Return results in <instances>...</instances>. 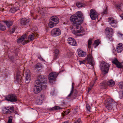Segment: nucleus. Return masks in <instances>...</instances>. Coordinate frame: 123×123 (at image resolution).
<instances>
[{"instance_id": "28", "label": "nucleus", "mask_w": 123, "mask_h": 123, "mask_svg": "<svg viewBox=\"0 0 123 123\" xmlns=\"http://www.w3.org/2000/svg\"><path fill=\"white\" fill-rule=\"evenodd\" d=\"M36 68L38 70H39L42 68V65L41 63H38L36 64Z\"/></svg>"}, {"instance_id": "4", "label": "nucleus", "mask_w": 123, "mask_h": 123, "mask_svg": "<svg viewBox=\"0 0 123 123\" xmlns=\"http://www.w3.org/2000/svg\"><path fill=\"white\" fill-rule=\"evenodd\" d=\"M106 35V37L109 40L111 41L113 40V38L112 37L113 33V31L111 28H106L105 30Z\"/></svg>"}, {"instance_id": "23", "label": "nucleus", "mask_w": 123, "mask_h": 123, "mask_svg": "<svg viewBox=\"0 0 123 123\" xmlns=\"http://www.w3.org/2000/svg\"><path fill=\"white\" fill-rule=\"evenodd\" d=\"M50 19L52 21V22H54L55 25H56L59 22V19L56 16H53L52 17L50 18Z\"/></svg>"}, {"instance_id": "55", "label": "nucleus", "mask_w": 123, "mask_h": 123, "mask_svg": "<svg viewBox=\"0 0 123 123\" xmlns=\"http://www.w3.org/2000/svg\"><path fill=\"white\" fill-rule=\"evenodd\" d=\"M18 4V3H15V5H16L17 4Z\"/></svg>"}, {"instance_id": "40", "label": "nucleus", "mask_w": 123, "mask_h": 123, "mask_svg": "<svg viewBox=\"0 0 123 123\" xmlns=\"http://www.w3.org/2000/svg\"><path fill=\"white\" fill-rule=\"evenodd\" d=\"M12 117L11 116L9 117V119L7 123H12Z\"/></svg>"}, {"instance_id": "48", "label": "nucleus", "mask_w": 123, "mask_h": 123, "mask_svg": "<svg viewBox=\"0 0 123 123\" xmlns=\"http://www.w3.org/2000/svg\"><path fill=\"white\" fill-rule=\"evenodd\" d=\"M75 123H82L80 121V119H79L77 121L74 122Z\"/></svg>"}, {"instance_id": "13", "label": "nucleus", "mask_w": 123, "mask_h": 123, "mask_svg": "<svg viewBox=\"0 0 123 123\" xmlns=\"http://www.w3.org/2000/svg\"><path fill=\"white\" fill-rule=\"evenodd\" d=\"M112 62L113 63L115 64L118 68H123V62L122 63L119 62L116 58L113 60Z\"/></svg>"}, {"instance_id": "36", "label": "nucleus", "mask_w": 123, "mask_h": 123, "mask_svg": "<svg viewBox=\"0 0 123 123\" xmlns=\"http://www.w3.org/2000/svg\"><path fill=\"white\" fill-rule=\"evenodd\" d=\"M92 39H89L88 41V48L90 49L91 48V45L92 43Z\"/></svg>"}, {"instance_id": "9", "label": "nucleus", "mask_w": 123, "mask_h": 123, "mask_svg": "<svg viewBox=\"0 0 123 123\" xmlns=\"http://www.w3.org/2000/svg\"><path fill=\"white\" fill-rule=\"evenodd\" d=\"M61 34V30L58 28H55L52 29L51 31V35L53 37L59 36Z\"/></svg>"}, {"instance_id": "45", "label": "nucleus", "mask_w": 123, "mask_h": 123, "mask_svg": "<svg viewBox=\"0 0 123 123\" xmlns=\"http://www.w3.org/2000/svg\"><path fill=\"white\" fill-rule=\"evenodd\" d=\"M98 79L96 77H95L94 79V80L91 82V84H93L92 85H94L95 83V81L97 80Z\"/></svg>"}, {"instance_id": "56", "label": "nucleus", "mask_w": 123, "mask_h": 123, "mask_svg": "<svg viewBox=\"0 0 123 123\" xmlns=\"http://www.w3.org/2000/svg\"><path fill=\"white\" fill-rule=\"evenodd\" d=\"M12 60H13V57H12Z\"/></svg>"}, {"instance_id": "54", "label": "nucleus", "mask_w": 123, "mask_h": 123, "mask_svg": "<svg viewBox=\"0 0 123 123\" xmlns=\"http://www.w3.org/2000/svg\"><path fill=\"white\" fill-rule=\"evenodd\" d=\"M39 59L40 60H41L43 61H45L44 60H43V58H42L41 57H40L39 58Z\"/></svg>"}, {"instance_id": "29", "label": "nucleus", "mask_w": 123, "mask_h": 123, "mask_svg": "<svg viewBox=\"0 0 123 123\" xmlns=\"http://www.w3.org/2000/svg\"><path fill=\"white\" fill-rule=\"evenodd\" d=\"M100 43L99 42V40H97L95 41L93 43V45L94 46V48H95L97 46H98Z\"/></svg>"}, {"instance_id": "31", "label": "nucleus", "mask_w": 123, "mask_h": 123, "mask_svg": "<svg viewBox=\"0 0 123 123\" xmlns=\"http://www.w3.org/2000/svg\"><path fill=\"white\" fill-rule=\"evenodd\" d=\"M62 109L61 108H60L59 107L57 106H55V107H53L52 108H50V110L54 111L58 110L59 109Z\"/></svg>"}, {"instance_id": "24", "label": "nucleus", "mask_w": 123, "mask_h": 123, "mask_svg": "<svg viewBox=\"0 0 123 123\" xmlns=\"http://www.w3.org/2000/svg\"><path fill=\"white\" fill-rule=\"evenodd\" d=\"M114 82L112 80H110L108 81L107 82V85L110 87H112L115 85Z\"/></svg>"}, {"instance_id": "1", "label": "nucleus", "mask_w": 123, "mask_h": 123, "mask_svg": "<svg viewBox=\"0 0 123 123\" xmlns=\"http://www.w3.org/2000/svg\"><path fill=\"white\" fill-rule=\"evenodd\" d=\"M83 18L82 13L80 11L77 12L75 15H72L70 18V21L73 22V28L74 29H78L76 32L78 33V35H82L84 34H81L83 33L84 31L83 30V28L81 25L83 21Z\"/></svg>"}, {"instance_id": "46", "label": "nucleus", "mask_w": 123, "mask_h": 123, "mask_svg": "<svg viewBox=\"0 0 123 123\" xmlns=\"http://www.w3.org/2000/svg\"><path fill=\"white\" fill-rule=\"evenodd\" d=\"M117 34V36L119 37H121L123 36V34H122L120 31H118Z\"/></svg>"}, {"instance_id": "39", "label": "nucleus", "mask_w": 123, "mask_h": 123, "mask_svg": "<svg viewBox=\"0 0 123 123\" xmlns=\"http://www.w3.org/2000/svg\"><path fill=\"white\" fill-rule=\"evenodd\" d=\"M1 25L0 26V30H1L4 31L6 30V27L4 26L3 25L1 24Z\"/></svg>"}, {"instance_id": "35", "label": "nucleus", "mask_w": 123, "mask_h": 123, "mask_svg": "<svg viewBox=\"0 0 123 123\" xmlns=\"http://www.w3.org/2000/svg\"><path fill=\"white\" fill-rule=\"evenodd\" d=\"M35 82L37 84L36 86H38L39 85H42L43 86L42 84L43 83H41V81L39 80L38 79L37 80H36Z\"/></svg>"}, {"instance_id": "42", "label": "nucleus", "mask_w": 123, "mask_h": 123, "mask_svg": "<svg viewBox=\"0 0 123 123\" xmlns=\"http://www.w3.org/2000/svg\"><path fill=\"white\" fill-rule=\"evenodd\" d=\"M119 87L121 89H123V81L121 82L119 84Z\"/></svg>"}, {"instance_id": "6", "label": "nucleus", "mask_w": 123, "mask_h": 123, "mask_svg": "<svg viewBox=\"0 0 123 123\" xmlns=\"http://www.w3.org/2000/svg\"><path fill=\"white\" fill-rule=\"evenodd\" d=\"M101 63L102 64L101 65V66L100 67L101 70L102 71L104 72L105 73H107L109 70L110 66L109 64L103 61L101 62Z\"/></svg>"}, {"instance_id": "50", "label": "nucleus", "mask_w": 123, "mask_h": 123, "mask_svg": "<svg viewBox=\"0 0 123 123\" xmlns=\"http://www.w3.org/2000/svg\"><path fill=\"white\" fill-rule=\"evenodd\" d=\"M67 102H65V100H63L62 102V103L63 105L66 104L67 103Z\"/></svg>"}, {"instance_id": "26", "label": "nucleus", "mask_w": 123, "mask_h": 123, "mask_svg": "<svg viewBox=\"0 0 123 123\" xmlns=\"http://www.w3.org/2000/svg\"><path fill=\"white\" fill-rule=\"evenodd\" d=\"M19 6H17L16 7H12L10 10V11L11 12L13 13H14L18 9H19Z\"/></svg>"}, {"instance_id": "47", "label": "nucleus", "mask_w": 123, "mask_h": 123, "mask_svg": "<svg viewBox=\"0 0 123 123\" xmlns=\"http://www.w3.org/2000/svg\"><path fill=\"white\" fill-rule=\"evenodd\" d=\"M16 28L15 27L13 28L10 31V32L12 33H13L15 31Z\"/></svg>"}, {"instance_id": "38", "label": "nucleus", "mask_w": 123, "mask_h": 123, "mask_svg": "<svg viewBox=\"0 0 123 123\" xmlns=\"http://www.w3.org/2000/svg\"><path fill=\"white\" fill-rule=\"evenodd\" d=\"M42 102L43 101H40L39 99L38 98L36 100V104L38 105H40L42 104Z\"/></svg>"}, {"instance_id": "12", "label": "nucleus", "mask_w": 123, "mask_h": 123, "mask_svg": "<svg viewBox=\"0 0 123 123\" xmlns=\"http://www.w3.org/2000/svg\"><path fill=\"white\" fill-rule=\"evenodd\" d=\"M31 78L30 71L29 70H28L26 71L25 75V83L27 84L29 83L30 80Z\"/></svg>"}, {"instance_id": "30", "label": "nucleus", "mask_w": 123, "mask_h": 123, "mask_svg": "<svg viewBox=\"0 0 123 123\" xmlns=\"http://www.w3.org/2000/svg\"><path fill=\"white\" fill-rule=\"evenodd\" d=\"M55 55L54 59V60H56L57 59V57L59 53V50L58 49H55Z\"/></svg>"}, {"instance_id": "17", "label": "nucleus", "mask_w": 123, "mask_h": 123, "mask_svg": "<svg viewBox=\"0 0 123 123\" xmlns=\"http://www.w3.org/2000/svg\"><path fill=\"white\" fill-rule=\"evenodd\" d=\"M38 79L41 81V83L43 84L46 83H47L46 79L45 77L43 75H41L38 76L37 77Z\"/></svg>"}, {"instance_id": "41", "label": "nucleus", "mask_w": 123, "mask_h": 123, "mask_svg": "<svg viewBox=\"0 0 123 123\" xmlns=\"http://www.w3.org/2000/svg\"><path fill=\"white\" fill-rule=\"evenodd\" d=\"M44 95H43L41 94L40 96L38 97V98L39 99L40 101H43L44 98Z\"/></svg>"}, {"instance_id": "33", "label": "nucleus", "mask_w": 123, "mask_h": 123, "mask_svg": "<svg viewBox=\"0 0 123 123\" xmlns=\"http://www.w3.org/2000/svg\"><path fill=\"white\" fill-rule=\"evenodd\" d=\"M84 4L82 2H77L76 3V6L79 8L83 7Z\"/></svg>"}, {"instance_id": "25", "label": "nucleus", "mask_w": 123, "mask_h": 123, "mask_svg": "<svg viewBox=\"0 0 123 123\" xmlns=\"http://www.w3.org/2000/svg\"><path fill=\"white\" fill-rule=\"evenodd\" d=\"M107 85L106 83L105 82H103L100 83V87L101 89H105L106 88Z\"/></svg>"}, {"instance_id": "37", "label": "nucleus", "mask_w": 123, "mask_h": 123, "mask_svg": "<svg viewBox=\"0 0 123 123\" xmlns=\"http://www.w3.org/2000/svg\"><path fill=\"white\" fill-rule=\"evenodd\" d=\"M21 76L20 75L17 74V77L16 78V81L18 82H19L21 80Z\"/></svg>"}, {"instance_id": "3", "label": "nucleus", "mask_w": 123, "mask_h": 123, "mask_svg": "<svg viewBox=\"0 0 123 123\" xmlns=\"http://www.w3.org/2000/svg\"><path fill=\"white\" fill-rule=\"evenodd\" d=\"M117 104V103L112 99L109 98L106 103L105 106L108 110H111L113 109L114 107L116 106Z\"/></svg>"}, {"instance_id": "5", "label": "nucleus", "mask_w": 123, "mask_h": 123, "mask_svg": "<svg viewBox=\"0 0 123 123\" xmlns=\"http://www.w3.org/2000/svg\"><path fill=\"white\" fill-rule=\"evenodd\" d=\"M5 98L6 100L12 102H16L17 100V96L13 94L8 95Z\"/></svg>"}, {"instance_id": "57", "label": "nucleus", "mask_w": 123, "mask_h": 123, "mask_svg": "<svg viewBox=\"0 0 123 123\" xmlns=\"http://www.w3.org/2000/svg\"><path fill=\"white\" fill-rule=\"evenodd\" d=\"M122 4L123 5V0H122Z\"/></svg>"}, {"instance_id": "7", "label": "nucleus", "mask_w": 123, "mask_h": 123, "mask_svg": "<svg viewBox=\"0 0 123 123\" xmlns=\"http://www.w3.org/2000/svg\"><path fill=\"white\" fill-rule=\"evenodd\" d=\"M14 111V108L13 106H5L2 110L3 113L5 114H10L13 112Z\"/></svg>"}, {"instance_id": "49", "label": "nucleus", "mask_w": 123, "mask_h": 123, "mask_svg": "<svg viewBox=\"0 0 123 123\" xmlns=\"http://www.w3.org/2000/svg\"><path fill=\"white\" fill-rule=\"evenodd\" d=\"M107 13V8H106L105 9V10H104L103 12V14H106Z\"/></svg>"}, {"instance_id": "15", "label": "nucleus", "mask_w": 123, "mask_h": 123, "mask_svg": "<svg viewBox=\"0 0 123 123\" xmlns=\"http://www.w3.org/2000/svg\"><path fill=\"white\" fill-rule=\"evenodd\" d=\"M68 43L73 46H75L77 45L76 42L74 38L69 37L68 39Z\"/></svg>"}, {"instance_id": "44", "label": "nucleus", "mask_w": 123, "mask_h": 123, "mask_svg": "<svg viewBox=\"0 0 123 123\" xmlns=\"http://www.w3.org/2000/svg\"><path fill=\"white\" fill-rule=\"evenodd\" d=\"M120 98H121L123 96V92L122 91H120L119 92Z\"/></svg>"}, {"instance_id": "52", "label": "nucleus", "mask_w": 123, "mask_h": 123, "mask_svg": "<svg viewBox=\"0 0 123 123\" xmlns=\"http://www.w3.org/2000/svg\"><path fill=\"white\" fill-rule=\"evenodd\" d=\"M120 17L123 19V14H122L120 15Z\"/></svg>"}, {"instance_id": "51", "label": "nucleus", "mask_w": 123, "mask_h": 123, "mask_svg": "<svg viewBox=\"0 0 123 123\" xmlns=\"http://www.w3.org/2000/svg\"><path fill=\"white\" fill-rule=\"evenodd\" d=\"M93 85H92L91 86V87H90L88 88V92H89L90 90H91V89L93 87Z\"/></svg>"}, {"instance_id": "43", "label": "nucleus", "mask_w": 123, "mask_h": 123, "mask_svg": "<svg viewBox=\"0 0 123 123\" xmlns=\"http://www.w3.org/2000/svg\"><path fill=\"white\" fill-rule=\"evenodd\" d=\"M86 107L87 111L89 112L90 111V107L89 105L88 104H86Z\"/></svg>"}, {"instance_id": "20", "label": "nucleus", "mask_w": 123, "mask_h": 123, "mask_svg": "<svg viewBox=\"0 0 123 123\" xmlns=\"http://www.w3.org/2000/svg\"><path fill=\"white\" fill-rule=\"evenodd\" d=\"M123 45L121 43H119L117 46L116 50L118 53H120L123 51Z\"/></svg>"}, {"instance_id": "34", "label": "nucleus", "mask_w": 123, "mask_h": 123, "mask_svg": "<svg viewBox=\"0 0 123 123\" xmlns=\"http://www.w3.org/2000/svg\"><path fill=\"white\" fill-rule=\"evenodd\" d=\"M70 112L69 109H68L66 111H64L62 114V115L63 116H64L65 115H67Z\"/></svg>"}, {"instance_id": "11", "label": "nucleus", "mask_w": 123, "mask_h": 123, "mask_svg": "<svg viewBox=\"0 0 123 123\" xmlns=\"http://www.w3.org/2000/svg\"><path fill=\"white\" fill-rule=\"evenodd\" d=\"M108 20L112 27L115 28L117 26V22L113 18L111 17L109 18H108Z\"/></svg>"}, {"instance_id": "21", "label": "nucleus", "mask_w": 123, "mask_h": 123, "mask_svg": "<svg viewBox=\"0 0 123 123\" xmlns=\"http://www.w3.org/2000/svg\"><path fill=\"white\" fill-rule=\"evenodd\" d=\"M26 37V34H25L22 35L17 40V42L18 43H20L23 41L25 38Z\"/></svg>"}, {"instance_id": "16", "label": "nucleus", "mask_w": 123, "mask_h": 123, "mask_svg": "<svg viewBox=\"0 0 123 123\" xmlns=\"http://www.w3.org/2000/svg\"><path fill=\"white\" fill-rule=\"evenodd\" d=\"M30 20L29 19L22 18L21 19L20 23L22 25H25L29 24Z\"/></svg>"}, {"instance_id": "27", "label": "nucleus", "mask_w": 123, "mask_h": 123, "mask_svg": "<svg viewBox=\"0 0 123 123\" xmlns=\"http://www.w3.org/2000/svg\"><path fill=\"white\" fill-rule=\"evenodd\" d=\"M4 22L6 23V25L8 28H9L10 26H12L13 24L12 22L10 21H4Z\"/></svg>"}, {"instance_id": "10", "label": "nucleus", "mask_w": 123, "mask_h": 123, "mask_svg": "<svg viewBox=\"0 0 123 123\" xmlns=\"http://www.w3.org/2000/svg\"><path fill=\"white\" fill-rule=\"evenodd\" d=\"M90 16L92 20H95L98 16V14L94 9H91L90 12Z\"/></svg>"}, {"instance_id": "19", "label": "nucleus", "mask_w": 123, "mask_h": 123, "mask_svg": "<svg viewBox=\"0 0 123 123\" xmlns=\"http://www.w3.org/2000/svg\"><path fill=\"white\" fill-rule=\"evenodd\" d=\"M73 83L72 84V90L71 91V92L70 94H69L67 97H66V98L67 99H68V100L70 101L71 100H73L74 99V97H73L72 94L73 92L74 87L73 85Z\"/></svg>"}, {"instance_id": "22", "label": "nucleus", "mask_w": 123, "mask_h": 123, "mask_svg": "<svg viewBox=\"0 0 123 123\" xmlns=\"http://www.w3.org/2000/svg\"><path fill=\"white\" fill-rule=\"evenodd\" d=\"M78 55L80 57H84L86 55V53L80 49L77 50Z\"/></svg>"}, {"instance_id": "14", "label": "nucleus", "mask_w": 123, "mask_h": 123, "mask_svg": "<svg viewBox=\"0 0 123 123\" xmlns=\"http://www.w3.org/2000/svg\"><path fill=\"white\" fill-rule=\"evenodd\" d=\"M42 85H35L33 88V92L34 93L37 94L40 92L42 90Z\"/></svg>"}, {"instance_id": "8", "label": "nucleus", "mask_w": 123, "mask_h": 123, "mask_svg": "<svg viewBox=\"0 0 123 123\" xmlns=\"http://www.w3.org/2000/svg\"><path fill=\"white\" fill-rule=\"evenodd\" d=\"M58 75V74L55 72H51L49 74V79L50 83L52 84L54 83L55 80L56 78Z\"/></svg>"}, {"instance_id": "32", "label": "nucleus", "mask_w": 123, "mask_h": 123, "mask_svg": "<svg viewBox=\"0 0 123 123\" xmlns=\"http://www.w3.org/2000/svg\"><path fill=\"white\" fill-rule=\"evenodd\" d=\"M56 25H55L54 22L51 21H50L49 24V26L50 28L53 27L54 26H55Z\"/></svg>"}, {"instance_id": "53", "label": "nucleus", "mask_w": 123, "mask_h": 123, "mask_svg": "<svg viewBox=\"0 0 123 123\" xmlns=\"http://www.w3.org/2000/svg\"><path fill=\"white\" fill-rule=\"evenodd\" d=\"M116 6L117 7L119 8L120 7H121V6H120L119 5H116Z\"/></svg>"}, {"instance_id": "18", "label": "nucleus", "mask_w": 123, "mask_h": 123, "mask_svg": "<svg viewBox=\"0 0 123 123\" xmlns=\"http://www.w3.org/2000/svg\"><path fill=\"white\" fill-rule=\"evenodd\" d=\"M34 35L33 33L30 35L28 37V40L26 41H24L23 43V44L24 45L29 43L30 41L33 40L34 39Z\"/></svg>"}, {"instance_id": "2", "label": "nucleus", "mask_w": 123, "mask_h": 123, "mask_svg": "<svg viewBox=\"0 0 123 123\" xmlns=\"http://www.w3.org/2000/svg\"><path fill=\"white\" fill-rule=\"evenodd\" d=\"M79 62L80 65L82 64H85L87 62L88 64H87L86 66L89 69L92 68L94 64L92 57L90 54L88 55L85 60L83 61H79Z\"/></svg>"}]
</instances>
